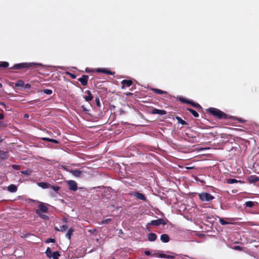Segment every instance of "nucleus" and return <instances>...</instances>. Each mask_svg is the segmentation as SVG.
I'll use <instances>...</instances> for the list:
<instances>
[{
    "instance_id": "obj_1",
    "label": "nucleus",
    "mask_w": 259,
    "mask_h": 259,
    "mask_svg": "<svg viewBox=\"0 0 259 259\" xmlns=\"http://www.w3.org/2000/svg\"><path fill=\"white\" fill-rule=\"evenodd\" d=\"M207 113L217 117L219 119H227L229 118V116L219 109L210 107L206 110Z\"/></svg>"
},
{
    "instance_id": "obj_2",
    "label": "nucleus",
    "mask_w": 259,
    "mask_h": 259,
    "mask_svg": "<svg viewBox=\"0 0 259 259\" xmlns=\"http://www.w3.org/2000/svg\"><path fill=\"white\" fill-rule=\"evenodd\" d=\"M41 64L34 63H21L15 64L13 67H11V69L19 70L25 68H36Z\"/></svg>"
},
{
    "instance_id": "obj_3",
    "label": "nucleus",
    "mask_w": 259,
    "mask_h": 259,
    "mask_svg": "<svg viewBox=\"0 0 259 259\" xmlns=\"http://www.w3.org/2000/svg\"><path fill=\"white\" fill-rule=\"evenodd\" d=\"M199 198L202 201L210 202L214 199V197L210 194L203 192L199 194Z\"/></svg>"
},
{
    "instance_id": "obj_4",
    "label": "nucleus",
    "mask_w": 259,
    "mask_h": 259,
    "mask_svg": "<svg viewBox=\"0 0 259 259\" xmlns=\"http://www.w3.org/2000/svg\"><path fill=\"white\" fill-rule=\"evenodd\" d=\"M48 212V207L45 205L42 202H40L38 206V209L35 210V213L39 214L40 213H47Z\"/></svg>"
},
{
    "instance_id": "obj_5",
    "label": "nucleus",
    "mask_w": 259,
    "mask_h": 259,
    "mask_svg": "<svg viewBox=\"0 0 259 259\" xmlns=\"http://www.w3.org/2000/svg\"><path fill=\"white\" fill-rule=\"evenodd\" d=\"M166 223L163 219H159L156 220L151 221L150 223L147 224L148 225H154L158 226L160 225H166Z\"/></svg>"
},
{
    "instance_id": "obj_6",
    "label": "nucleus",
    "mask_w": 259,
    "mask_h": 259,
    "mask_svg": "<svg viewBox=\"0 0 259 259\" xmlns=\"http://www.w3.org/2000/svg\"><path fill=\"white\" fill-rule=\"evenodd\" d=\"M96 71L98 73H103L107 74L108 75H114L115 73L114 72H112V71H111L106 68H97L96 70Z\"/></svg>"
},
{
    "instance_id": "obj_7",
    "label": "nucleus",
    "mask_w": 259,
    "mask_h": 259,
    "mask_svg": "<svg viewBox=\"0 0 259 259\" xmlns=\"http://www.w3.org/2000/svg\"><path fill=\"white\" fill-rule=\"evenodd\" d=\"M64 169L67 171L71 173L73 176H74L75 177H80L82 171L78 169H75V170H70L68 168H64Z\"/></svg>"
},
{
    "instance_id": "obj_8",
    "label": "nucleus",
    "mask_w": 259,
    "mask_h": 259,
    "mask_svg": "<svg viewBox=\"0 0 259 259\" xmlns=\"http://www.w3.org/2000/svg\"><path fill=\"white\" fill-rule=\"evenodd\" d=\"M69 189L70 190L72 191H76L77 190V183L73 180L68 181L67 182Z\"/></svg>"
},
{
    "instance_id": "obj_9",
    "label": "nucleus",
    "mask_w": 259,
    "mask_h": 259,
    "mask_svg": "<svg viewBox=\"0 0 259 259\" xmlns=\"http://www.w3.org/2000/svg\"><path fill=\"white\" fill-rule=\"evenodd\" d=\"M89 76L87 75L83 74L81 77L78 78V80L80 82L81 84L83 86L87 85L88 81Z\"/></svg>"
},
{
    "instance_id": "obj_10",
    "label": "nucleus",
    "mask_w": 259,
    "mask_h": 259,
    "mask_svg": "<svg viewBox=\"0 0 259 259\" xmlns=\"http://www.w3.org/2000/svg\"><path fill=\"white\" fill-rule=\"evenodd\" d=\"M247 182L250 183H255L259 181V178L255 175H251L247 178Z\"/></svg>"
},
{
    "instance_id": "obj_11",
    "label": "nucleus",
    "mask_w": 259,
    "mask_h": 259,
    "mask_svg": "<svg viewBox=\"0 0 259 259\" xmlns=\"http://www.w3.org/2000/svg\"><path fill=\"white\" fill-rule=\"evenodd\" d=\"M152 114H159L161 115H165L166 114V111L164 110H160L156 108H153L151 111Z\"/></svg>"
},
{
    "instance_id": "obj_12",
    "label": "nucleus",
    "mask_w": 259,
    "mask_h": 259,
    "mask_svg": "<svg viewBox=\"0 0 259 259\" xmlns=\"http://www.w3.org/2000/svg\"><path fill=\"white\" fill-rule=\"evenodd\" d=\"M121 88L124 89L126 87H130L133 84V81L131 80H123L121 81Z\"/></svg>"
},
{
    "instance_id": "obj_13",
    "label": "nucleus",
    "mask_w": 259,
    "mask_h": 259,
    "mask_svg": "<svg viewBox=\"0 0 259 259\" xmlns=\"http://www.w3.org/2000/svg\"><path fill=\"white\" fill-rule=\"evenodd\" d=\"M133 195L135 197H136L138 199L142 200L143 201L146 200V198L143 194H142L138 192H136L133 194Z\"/></svg>"
},
{
    "instance_id": "obj_14",
    "label": "nucleus",
    "mask_w": 259,
    "mask_h": 259,
    "mask_svg": "<svg viewBox=\"0 0 259 259\" xmlns=\"http://www.w3.org/2000/svg\"><path fill=\"white\" fill-rule=\"evenodd\" d=\"M85 94H87V96H84L83 97V98L85 99V100L87 102L91 101L93 100V97L92 95L91 92L88 90L85 92Z\"/></svg>"
},
{
    "instance_id": "obj_15",
    "label": "nucleus",
    "mask_w": 259,
    "mask_h": 259,
    "mask_svg": "<svg viewBox=\"0 0 259 259\" xmlns=\"http://www.w3.org/2000/svg\"><path fill=\"white\" fill-rule=\"evenodd\" d=\"M68 228V226L67 225H63L58 228L57 227H55V230L57 231L64 232L66 231Z\"/></svg>"
},
{
    "instance_id": "obj_16",
    "label": "nucleus",
    "mask_w": 259,
    "mask_h": 259,
    "mask_svg": "<svg viewBox=\"0 0 259 259\" xmlns=\"http://www.w3.org/2000/svg\"><path fill=\"white\" fill-rule=\"evenodd\" d=\"M157 235L154 233H150L148 235V239L150 241H154L157 239Z\"/></svg>"
},
{
    "instance_id": "obj_17",
    "label": "nucleus",
    "mask_w": 259,
    "mask_h": 259,
    "mask_svg": "<svg viewBox=\"0 0 259 259\" xmlns=\"http://www.w3.org/2000/svg\"><path fill=\"white\" fill-rule=\"evenodd\" d=\"M160 240L164 243H167L169 240V237L166 234H163L160 236Z\"/></svg>"
},
{
    "instance_id": "obj_18",
    "label": "nucleus",
    "mask_w": 259,
    "mask_h": 259,
    "mask_svg": "<svg viewBox=\"0 0 259 259\" xmlns=\"http://www.w3.org/2000/svg\"><path fill=\"white\" fill-rule=\"evenodd\" d=\"M37 185L43 189L48 188L51 187V185L47 182H39L37 183Z\"/></svg>"
},
{
    "instance_id": "obj_19",
    "label": "nucleus",
    "mask_w": 259,
    "mask_h": 259,
    "mask_svg": "<svg viewBox=\"0 0 259 259\" xmlns=\"http://www.w3.org/2000/svg\"><path fill=\"white\" fill-rule=\"evenodd\" d=\"M74 231V229L72 228H70L69 229L67 232V233L65 235V236L69 240L71 239V235H72L73 232Z\"/></svg>"
},
{
    "instance_id": "obj_20",
    "label": "nucleus",
    "mask_w": 259,
    "mask_h": 259,
    "mask_svg": "<svg viewBox=\"0 0 259 259\" xmlns=\"http://www.w3.org/2000/svg\"><path fill=\"white\" fill-rule=\"evenodd\" d=\"M24 85V81L20 79L15 83V88L19 89L20 88L23 87Z\"/></svg>"
},
{
    "instance_id": "obj_21",
    "label": "nucleus",
    "mask_w": 259,
    "mask_h": 259,
    "mask_svg": "<svg viewBox=\"0 0 259 259\" xmlns=\"http://www.w3.org/2000/svg\"><path fill=\"white\" fill-rule=\"evenodd\" d=\"M8 190L11 192H15L17 190V187L15 185L11 184L8 186Z\"/></svg>"
},
{
    "instance_id": "obj_22",
    "label": "nucleus",
    "mask_w": 259,
    "mask_h": 259,
    "mask_svg": "<svg viewBox=\"0 0 259 259\" xmlns=\"http://www.w3.org/2000/svg\"><path fill=\"white\" fill-rule=\"evenodd\" d=\"M219 223L222 225H225L231 224V223L226 221V220H229V219H228V218L224 219V218H222L220 217H219Z\"/></svg>"
},
{
    "instance_id": "obj_23",
    "label": "nucleus",
    "mask_w": 259,
    "mask_h": 259,
    "mask_svg": "<svg viewBox=\"0 0 259 259\" xmlns=\"http://www.w3.org/2000/svg\"><path fill=\"white\" fill-rule=\"evenodd\" d=\"M227 183L228 184H231L237 183H242L243 182L240 180H237L235 179H229L227 180Z\"/></svg>"
},
{
    "instance_id": "obj_24",
    "label": "nucleus",
    "mask_w": 259,
    "mask_h": 259,
    "mask_svg": "<svg viewBox=\"0 0 259 259\" xmlns=\"http://www.w3.org/2000/svg\"><path fill=\"white\" fill-rule=\"evenodd\" d=\"M154 93L157 94H167V92L166 91H164L162 90H161L158 89H152L151 90Z\"/></svg>"
},
{
    "instance_id": "obj_25",
    "label": "nucleus",
    "mask_w": 259,
    "mask_h": 259,
    "mask_svg": "<svg viewBox=\"0 0 259 259\" xmlns=\"http://www.w3.org/2000/svg\"><path fill=\"white\" fill-rule=\"evenodd\" d=\"M187 110L189 111L195 117H199V114L194 110L191 108H187Z\"/></svg>"
},
{
    "instance_id": "obj_26",
    "label": "nucleus",
    "mask_w": 259,
    "mask_h": 259,
    "mask_svg": "<svg viewBox=\"0 0 259 259\" xmlns=\"http://www.w3.org/2000/svg\"><path fill=\"white\" fill-rule=\"evenodd\" d=\"M9 63L6 61H0V67L6 68L8 67Z\"/></svg>"
},
{
    "instance_id": "obj_27",
    "label": "nucleus",
    "mask_w": 259,
    "mask_h": 259,
    "mask_svg": "<svg viewBox=\"0 0 259 259\" xmlns=\"http://www.w3.org/2000/svg\"><path fill=\"white\" fill-rule=\"evenodd\" d=\"M7 156V152L0 150V159H5Z\"/></svg>"
},
{
    "instance_id": "obj_28",
    "label": "nucleus",
    "mask_w": 259,
    "mask_h": 259,
    "mask_svg": "<svg viewBox=\"0 0 259 259\" xmlns=\"http://www.w3.org/2000/svg\"><path fill=\"white\" fill-rule=\"evenodd\" d=\"M60 256L59 252L58 251H54L52 255L53 259H59V257Z\"/></svg>"
},
{
    "instance_id": "obj_29",
    "label": "nucleus",
    "mask_w": 259,
    "mask_h": 259,
    "mask_svg": "<svg viewBox=\"0 0 259 259\" xmlns=\"http://www.w3.org/2000/svg\"><path fill=\"white\" fill-rule=\"evenodd\" d=\"M176 119L177 120L178 123H181L182 125H186L187 122L183 120L181 117H176Z\"/></svg>"
},
{
    "instance_id": "obj_30",
    "label": "nucleus",
    "mask_w": 259,
    "mask_h": 259,
    "mask_svg": "<svg viewBox=\"0 0 259 259\" xmlns=\"http://www.w3.org/2000/svg\"><path fill=\"white\" fill-rule=\"evenodd\" d=\"M52 252L51 251V249L50 247H48L46 251V254L47 257L51 258L52 255Z\"/></svg>"
},
{
    "instance_id": "obj_31",
    "label": "nucleus",
    "mask_w": 259,
    "mask_h": 259,
    "mask_svg": "<svg viewBox=\"0 0 259 259\" xmlns=\"http://www.w3.org/2000/svg\"><path fill=\"white\" fill-rule=\"evenodd\" d=\"M1 111H2V113H0V120H3L4 118V115L3 114L4 111L2 110H1ZM0 122H2L1 127L5 126V123L3 121L0 120Z\"/></svg>"
},
{
    "instance_id": "obj_32",
    "label": "nucleus",
    "mask_w": 259,
    "mask_h": 259,
    "mask_svg": "<svg viewBox=\"0 0 259 259\" xmlns=\"http://www.w3.org/2000/svg\"><path fill=\"white\" fill-rule=\"evenodd\" d=\"M245 205L246 207L251 208L254 206V203L251 201H248L245 202Z\"/></svg>"
},
{
    "instance_id": "obj_33",
    "label": "nucleus",
    "mask_w": 259,
    "mask_h": 259,
    "mask_svg": "<svg viewBox=\"0 0 259 259\" xmlns=\"http://www.w3.org/2000/svg\"><path fill=\"white\" fill-rule=\"evenodd\" d=\"M191 105L193 107H195V108H196L197 109H202L201 106L198 103L194 102L193 101H192Z\"/></svg>"
},
{
    "instance_id": "obj_34",
    "label": "nucleus",
    "mask_w": 259,
    "mask_h": 259,
    "mask_svg": "<svg viewBox=\"0 0 259 259\" xmlns=\"http://www.w3.org/2000/svg\"><path fill=\"white\" fill-rule=\"evenodd\" d=\"M40 218H41L42 219L44 220H49V216L46 215V214H42V213H40L39 214H37Z\"/></svg>"
},
{
    "instance_id": "obj_35",
    "label": "nucleus",
    "mask_w": 259,
    "mask_h": 259,
    "mask_svg": "<svg viewBox=\"0 0 259 259\" xmlns=\"http://www.w3.org/2000/svg\"><path fill=\"white\" fill-rule=\"evenodd\" d=\"M41 92H42L44 93H45L47 95H51L53 93V91L52 90L50 89H44L40 91Z\"/></svg>"
},
{
    "instance_id": "obj_36",
    "label": "nucleus",
    "mask_w": 259,
    "mask_h": 259,
    "mask_svg": "<svg viewBox=\"0 0 259 259\" xmlns=\"http://www.w3.org/2000/svg\"><path fill=\"white\" fill-rule=\"evenodd\" d=\"M111 222V219H106L102 221V222L100 223V224H108Z\"/></svg>"
},
{
    "instance_id": "obj_37",
    "label": "nucleus",
    "mask_w": 259,
    "mask_h": 259,
    "mask_svg": "<svg viewBox=\"0 0 259 259\" xmlns=\"http://www.w3.org/2000/svg\"><path fill=\"white\" fill-rule=\"evenodd\" d=\"M232 248L234 250H238V251H242L243 249V248L240 246H238V245H236V246H234Z\"/></svg>"
},
{
    "instance_id": "obj_38",
    "label": "nucleus",
    "mask_w": 259,
    "mask_h": 259,
    "mask_svg": "<svg viewBox=\"0 0 259 259\" xmlns=\"http://www.w3.org/2000/svg\"><path fill=\"white\" fill-rule=\"evenodd\" d=\"M95 101H96L97 106L99 107H100L101 105L100 103V99L98 97H96Z\"/></svg>"
},
{
    "instance_id": "obj_39",
    "label": "nucleus",
    "mask_w": 259,
    "mask_h": 259,
    "mask_svg": "<svg viewBox=\"0 0 259 259\" xmlns=\"http://www.w3.org/2000/svg\"><path fill=\"white\" fill-rule=\"evenodd\" d=\"M21 173L23 174L24 175L29 176L31 174V171L30 170L22 171Z\"/></svg>"
},
{
    "instance_id": "obj_40",
    "label": "nucleus",
    "mask_w": 259,
    "mask_h": 259,
    "mask_svg": "<svg viewBox=\"0 0 259 259\" xmlns=\"http://www.w3.org/2000/svg\"><path fill=\"white\" fill-rule=\"evenodd\" d=\"M171 253V255H167V258L172 259V258H174L175 257V256L176 254L174 253Z\"/></svg>"
},
{
    "instance_id": "obj_41",
    "label": "nucleus",
    "mask_w": 259,
    "mask_h": 259,
    "mask_svg": "<svg viewBox=\"0 0 259 259\" xmlns=\"http://www.w3.org/2000/svg\"><path fill=\"white\" fill-rule=\"evenodd\" d=\"M55 242V239H53V238H48L46 241V243H50V242L54 243Z\"/></svg>"
},
{
    "instance_id": "obj_42",
    "label": "nucleus",
    "mask_w": 259,
    "mask_h": 259,
    "mask_svg": "<svg viewBox=\"0 0 259 259\" xmlns=\"http://www.w3.org/2000/svg\"><path fill=\"white\" fill-rule=\"evenodd\" d=\"M52 188L56 192H57L59 189H60V187L59 186H53L52 187Z\"/></svg>"
},
{
    "instance_id": "obj_43",
    "label": "nucleus",
    "mask_w": 259,
    "mask_h": 259,
    "mask_svg": "<svg viewBox=\"0 0 259 259\" xmlns=\"http://www.w3.org/2000/svg\"><path fill=\"white\" fill-rule=\"evenodd\" d=\"M67 74H69L70 75V76L73 79H75L76 77V75L74 74L69 73V72L67 73Z\"/></svg>"
},
{
    "instance_id": "obj_44",
    "label": "nucleus",
    "mask_w": 259,
    "mask_h": 259,
    "mask_svg": "<svg viewBox=\"0 0 259 259\" xmlns=\"http://www.w3.org/2000/svg\"><path fill=\"white\" fill-rule=\"evenodd\" d=\"M23 87H24L25 89H29L31 88V85L29 83H24Z\"/></svg>"
},
{
    "instance_id": "obj_45",
    "label": "nucleus",
    "mask_w": 259,
    "mask_h": 259,
    "mask_svg": "<svg viewBox=\"0 0 259 259\" xmlns=\"http://www.w3.org/2000/svg\"><path fill=\"white\" fill-rule=\"evenodd\" d=\"M159 257L161 258H167V254L161 253L159 255Z\"/></svg>"
},
{
    "instance_id": "obj_46",
    "label": "nucleus",
    "mask_w": 259,
    "mask_h": 259,
    "mask_svg": "<svg viewBox=\"0 0 259 259\" xmlns=\"http://www.w3.org/2000/svg\"><path fill=\"white\" fill-rule=\"evenodd\" d=\"M0 105L4 106V107L5 108L6 110H9V109H7V107L6 105L5 104V103L0 102Z\"/></svg>"
},
{
    "instance_id": "obj_47",
    "label": "nucleus",
    "mask_w": 259,
    "mask_h": 259,
    "mask_svg": "<svg viewBox=\"0 0 259 259\" xmlns=\"http://www.w3.org/2000/svg\"><path fill=\"white\" fill-rule=\"evenodd\" d=\"M192 139V141H191V142L194 143V142H197L198 141H197L196 140V137L195 136H193V137H191Z\"/></svg>"
},
{
    "instance_id": "obj_48",
    "label": "nucleus",
    "mask_w": 259,
    "mask_h": 259,
    "mask_svg": "<svg viewBox=\"0 0 259 259\" xmlns=\"http://www.w3.org/2000/svg\"><path fill=\"white\" fill-rule=\"evenodd\" d=\"M31 234H30V233H26V234H24L22 237L23 238H26L27 237H28V236H29L30 235H31Z\"/></svg>"
},
{
    "instance_id": "obj_49",
    "label": "nucleus",
    "mask_w": 259,
    "mask_h": 259,
    "mask_svg": "<svg viewBox=\"0 0 259 259\" xmlns=\"http://www.w3.org/2000/svg\"><path fill=\"white\" fill-rule=\"evenodd\" d=\"M185 100H186L185 98H184L183 97H180L179 98V100L180 101H181V102H182V103H184V101H185Z\"/></svg>"
},
{
    "instance_id": "obj_50",
    "label": "nucleus",
    "mask_w": 259,
    "mask_h": 259,
    "mask_svg": "<svg viewBox=\"0 0 259 259\" xmlns=\"http://www.w3.org/2000/svg\"><path fill=\"white\" fill-rule=\"evenodd\" d=\"M191 102H192V100H189L186 99V100L184 103L191 105Z\"/></svg>"
},
{
    "instance_id": "obj_51",
    "label": "nucleus",
    "mask_w": 259,
    "mask_h": 259,
    "mask_svg": "<svg viewBox=\"0 0 259 259\" xmlns=\"http://www.w3.org/2000/svg\"><path fill=\"white\" fill-rule=\"evenodd\" d=\"M50 142L55 143V144H58L59 143V142L57 140L53 139H51V140H50Z\"/></svg>"
},
{
    "instance_id": "obj_52",
    "label": "nucleus",
    "mask_w": 259,
    "mask_h": 259,
    "mask_svg": "<svg viewBox=\"0 0 259 259\" xmlns=\"http://www.w3.org/2000/svg\"><path fill=\"white\" fill-rule=\"evenodd\" d=\"M42 139L43 141H48V142H50V140H51V139L49 138H42Z\"/></svg>"
},
{
    "instance_id": "obj_53",
    "label": "nucleus",
    "mask_w": 259,
    "mask_h": 259,
    "mask_svg": "<svg viewBox=\"0 0 259 259\" xmlns=\"http://www.w3.org/2000/svg\"><path fill=\"white\" fill-rule=\"evenodd\" d=\"M144 253H145V254L146 255H151V252H150V251H148V250L145 251Z\"/></svg>"
},
{
    "instance_id": "obj_54",
    "label": "nucleus",
    "mask_w": 259,
    "mask_h": 259,
    "mask_svg": "<svg viewBox=\"0 0 259 259\" xmlns=\"http://www.w3.org/2000/svg\"><path fill=\"white\" fill-rule=\"evenodd\" d=\"M81 108L82 109V110L83 111H84L85 112H87V111H88V110L84 106L82 105L81 106Z\"/></svg>"
},
{
    "instance_id": "obj_55",
    "label": "nucleus",
    "mask_w": 259,
    "mask_h": 259,
    "mask_svg": "<svg viewBox=\"0 0 259 259\" xmlns=\"http://www.w3.org/2000/svg\"><path fill=\"white\" fill-rule=\"evenodd\" d=\"M125 94H126V96H132V95H133V94H132V93H130V92H129V93H126Z\"/></svg>"
},
{
    "instance_id": "obj_56",
    "label": "nucleus",
    "mask_w": 259,
    "mask_h": 259,
    "mask_svg": "<svg viewBox=\"0 0 259 259\" xmlns=\"http://www.w3.org/2000/svg\"><path fill=\"white\" fill-rule=\"evenodd\" d=\"M18 166L16 165H13V167L14 168H16L17 169L18 168Z\"/></svg>"
},
{
    "instance_id": "obj_57",
    "label": "nucleus",
    "mask_w": 259,
    "mask_h": 259,
    "mask_svg": "<svg viewBox=\"0 0 259 259\" xmlns=\"http://www.w3.org/2000/svg\"><path fill=\"white\" fill-rule=\"evenodd\" d=\"M238 120L240 122H244V120L243 119H240V118H238Z\"/></svg>"
},
{
    "instance_id": "obj_58",
    "label": "nucleus",
    "mask_w": 259,
    "mask_h": 259,
    "mask_svg": "<svg viewBox=\"0 0 259 259\" xmlns=\"http://www.w3.org/2000/svg\"><path fill=\"white\" fill-rule=\"evenodd\" d=\"M24 118H27V117H29V115H28V114H25L24 115Z\"/></svg>"
},
{
    "instance_id": "obj_59",
    "label": "nucleus",
    "mask_w": 259,
    "mask_h": 259,
    "mask_svg": "<svg viewBox=\"0 0 259 259\" xmlns=\"http://www.w3.org/2000/svg\"><path fill=\"white\" fill-rule=\"evenodd\" d=\"M3 140L2 137L1 136H0V142H2Z\"/></svg>"
},
{
    "instance_id": "obj_60",
    "label": "nucleus",
    "mask_w": 259,
    "mask_h": 259,
    "mask_svg": "<svg viewBox=\"0 0 259 259\" xmlns=\"http://www.w3.org/2000/svg\"><path fill=\"white\" fill-rule=\"evenodd\" d=\"M2 87V83H0V88H1Z\"/></svg>"
},
{
    "instance_id": "obj_61",
    "label": "nucleus",
    "mask_w": 259,
    "mask_h": 259,
    "mask_svg": "<svg viewBox=\"0 0 259 259\" xmlns=\"http://www.w3.org/2000/svg\"><path fill=\"white\" fill-rule=\"evenodd\" d=\"M86 72H89V71H88V70L87 69H86Z\"/></svg>"
},
{
    "instance_id": "obj_62",
    "label": "nucleus",
    "mask_w": 259,
    "mask_h": 259,
    "mask_svg": "<svg viewBox=\"0 0 259 259\" xmlns=\"http://www.w3.org/2000/svg\"><path fill=\"white\" fill-rule=\"evenodd\" d=\"M2 122H0V127H1Z\"/></svg>"
}]
</instances>
